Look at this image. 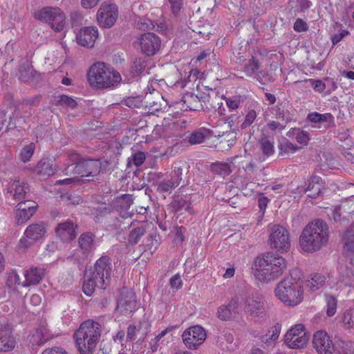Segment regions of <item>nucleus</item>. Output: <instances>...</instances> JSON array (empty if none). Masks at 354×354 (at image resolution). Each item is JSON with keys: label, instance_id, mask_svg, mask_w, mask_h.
Listing matches in <instances>:
<instances>
[{"label": "nucleus", "instance_id": "f257e3e1", "mask_svg": "<svg viewBox=\"0 0 354 354\" xmlns=\"http://www.w3.org/2000/svg\"><path fill=\"white\" fill-rule=\"evenodd\" d=\"M304 280L301 272L293 270L276 284L273 294L276 299L284 306L295 308L304 300Z\"/></svg>", "mask_w": 354, "mask_h": 354}, {"label": "nucleus", "instance_id": "f03ea898", "mask_svg": "<svg viewBox=\"0 0 354 354\" xmlns=\"http://www.w3.org/2000/svg\"><path fill=\"white\" fill-rule=\"evenodd\" d=\"M287 268L286 260L271 252L254 259L251 273L259 282L268 284L281 277Z\"/></svg>", "mask_w": 354, "mask_h": 354}, {"label": "nucleus", "instance_id": "7ed1b4c3", "mask_svg": "<svg viewBox=\"0 0 354 354\" xmlns=\"http://www.w3.org/2000/svg\"><path fill=\"white\" fill-rule=\"evenodd\" d=\"M329 238L327 224L322 220H314L303 229L299 238V247L305 252H315L326 246Z\"/></svg>", "mask_w": 354, "mask_h": 354}, {"label": "nucleus", "instance_id": "20e7f679", "mask_svg": "<svg viewBox=\"0 0 354 354\" xmlns=\"http://www.w3.org/2000/svg\"><path fill=\"white\" fill-rule=\"evenodd\" d=\"M87 79L92 87L98 89L114 88L122 80L120 74L104 62L93 64L88 71Z\"/></svg>", "mask_w": 354, "mask_h": 354}, {"label": "nucleus", "instance_id": "39448f33", "mask_svg": "<svg viewBox=\"0 0 354 354\" xmlns=\"http://www.w3.org/2000/svg\"><path fill=\"white\" fill-rule=\"evenodd\" d=\"M101 335L100 325L93 320L84 322L75 332L73 338L80 354H91Z\"/></svg>", "mask_w": 354, "mask_h": 354}, {"label": "nucleus", "instance_id": "423d86ee", "mask_svg": "<svg viewBox=\"0 0 354 354\" xmlns=\"http://www.w3.org/2000/svg\"><path fill=\"white\" fill-rule=\"evenodd\" d=\"M111 266L106 258L99 259L95 265L94 270H86L82 290L87 296H91L95 287L105 288L104 285L109 281Z\"/></svg>", "mask_w": 354, "mask_h": 354}, {"label": "nucleus", "instance_id": "0eeeda50", "mask_svg": "<svg viewBox=\"0 0 354 354\" xmlns=\"http://www.w3.org/2000/svg\"><path fill=\"white\" fill-rule=\"evenodd\" d=\"M268 244L270 249L283 254L290 249V235L288 230L277 223H270L267 227Z\"/></svg>", "mask_w": 354, "mask_h": 354}, {"label": "nucleus", "instance_id": "6e6552de", "mask_svg": "<svg viewBox=\"0 0 354 354\" xmlns=\"http://www.w3.org/2000/svg\"><path fill=\"white\" fill-rule=\"evenodd\" d=\"M37 18L49 24L56 32H62L65 28V15L58 8H44L37 13Z\"/></svg>", "mask_w": 354, "mask_h": 354}, {"label": "nucleus", "instance_id": "1a4fd4ad", "mask_svg": "<svg viewBox=\"0 0 354 354\" xmlns=\"http://www.w3.org/2000/svg\"><path fill=\"white\" fill-rule=\"evenodd\" d=\"M68 160V169L71 166L75 164L74 169L77 173L80 174L82 177L94 176L100 171V162L97 160L80 161L79 154L76 153L69 154Z\"/></svg>", "mask_w": 354, "mask_h": 354}, {"label": "nucleus", "instance_id": "9d476101", "mask_svg": "<svg viewBox=\"0 0 354 354\" xmlns=\"http://www.w3.org/2000/svg\"><path fill=\"white\" fill-rule=\"evenodd\" d=\"M309 337L306 328L302 324H297L290 327L285 335V344L290 348H301L304 347Z\"/></svg>", "mask_w": 354, "mask_h": 354}, {"label": "nucleus", "instance_id": "9b49d317", "mask_svg": "<svg viewBox=\"0 0 354 354\" xmlns=\"http://www.w3.org/2000/svg\"><path fill=\"white\" fill-rule=\"evenodd\" d=\"M118 17V8L114 3H104L99 8L96 19L98 25L104 28L112 27Z\"/></svg>", "mask_w": 354, "mask_h": 354}, {"label": "nucleus", "instance_id": "f8f14e48", "mask_svg": "<svg viewBox=\"0 0 354 354\" xmlns=\"http://www.w3.org/2000/svg\"><path fill=\"white\" fill-rule=\"evenodd\" d=\"M26 122L24 118L20 117L19 111L8 108L6 111L0 112V135L9 129L19 127L24 128Z\"/></svg>", "mask_w": 354, "mask_h": 354}, {"label": "nucleus", "instance_id": "ddd939ff", "mask_svg": "<svg viewBox=\"0 0 354 354\" xmlns=\"http://www.w3.org/2000/svg\"><path fill=\"white\" fill-rule=\"evenodd\" d=\"M206 336L204 328L196 325L186 329L182 335V339L187 348L196 349L204 342Z\"/></svg>", "mask_w": 354, "mask_h": 354}, {"label": "nucleus", "instance_id": "4468645a", "mask_svg": "<svg viewBox=\"0 0 354 354\" xmlns=\"http://www.w3.org/2000/svg\"><path fill=\"white\" fill-rule=\"evenodd\" d=\"M160 39L154 33L146 32L141 35L138 39L139 49L147 56L156 54L160 48Z\"/></svg>", "mask_w": 354, "mask_h": 354}, {"label": "nucleus", "instance_id": "2eb2a0df", "mask_svg": "<svg viewBox=\"0 0 354 354\" xmlns=\"http://www.w3.org/2000/svg\"><path fill=\"white\" fill-rule=\"evenodd\" d=\"M46 233V225L43 223H35L27 227L20 245L24 248L30 246L34 242L44 239Z\"/></svg>", "mask_w": 354, "mask_h": 354}, {"label": "nucleus", "instance_id": "dca6fc26", "mask_svg": "<svg viewBox=\"0 0 354 354\" xmlns=\"http://www.w3.org/2000/svg\"><path fill=\"white\" fill-rule=\"evenodd\" d=\"M313 343L319 354H337L332 344L328 333L324 330H318L313 335Z\"/></svg>", "mask_w": 354, "mask_h": 354}, {"label": "nucleus", "instance_id": "f3484780", "mask_svg": "<svg viewBox=\"0 0 354 354\" xmlns=\"http://www.w3.org/2000/svg\"><path fill=\"white\" fill-rule=\"evenodd\" d=\"M137 309L135 294L129 290H123L118 302L116 312L129 315Z\"/></svg>", "mask_w": 354, "mask_h": 354}, {"label": "nucleus", "instance_id": "a211bd4d", "mask_svg": "<svg viewBox=\"0 0 354 354\" xmlns=\"http://www.w3.org/2000/svg\"><path fill=\"white\" fill-rule=\"evenodd\" d=\"M350 263V271L342 265L337 268V290H342L344 288L350 286L354 287V257L351 259Z\"/></svg>", "mask_w": 354, "mask_h": 354}, {"label": "nucleus", "instance_id": "6ab92c4d", "mask_svg": "<svg viewBox=\"0 0 354 354\" xmlns=\"http://www.w3.org/2000/svg\"><path fill=\"white\" fill-rule=\"evenodd\" d=\"M37 204L30 200L19 201L15 209L17 222L22 223L30 218L37 209Z\"/></svg>", "mask_w": 354, "mask_h": 354}, {"label": "nucleus", "instance_id": "aec40b11", "mask_svg": "<svg viewBox=\"0 0 354 354\" xmlns=\"http://www.w3.org/2000/svg\"><path fill=\"white\" fill-rule=\"evenodd\" d=\"M97 37L98 30L96 27H84L76 33V41L82 46L91 48L94 46Z\"/></svg>", "mask_w": 354, "mask_h": 354}, {"label": "nucleus", "instance_id": "412c9836", "mask_svg": "<svg viewBox=\"0 0 354 354\" xmlns=\"http://www.w3.org/2000/svg\"><path fill=\"white\" fill-rule=\"evenodd\" d=\"M28 192L29 187L23 180H12L7 187L8 198L16 201L25 199Z\"/></svg>", "mask_w": 354, "mask_h": 354}, {"label": "nucleus", "instance_id": "4be33fe9", "mask_svg": "<svg viewBox=\"0 0 354 354\" xmlns=\"http://www.w3.org/2000/svg\"><path fill=\"white\" fill-rule=\"evenodd\" d=\"M57 171L52 159L48 158H42L39 160L33 169V173L41 179H46Z\"/></svg>", "mask_w": 354, "mask_h": 354}, {"label": "nucleus", "instance_id": "5701e85b", "mask_svg": "<svg viewBox=\"0 0 354 354\" xmlns=\"http://www.w3.org/2000/svg\"><path fill=\"white\" fill-rule=\"evenodd\" d=\"M245 310L253 318L265 315L264 302L259 296H252L245 301Z\"/></svg>", "mask_w": 354, "mask_h": 354}, {"label": "nucleus", "instance_id": "b1692460", "mask_svg": "<svg viewBox=\"0 0 354 354\" xmlns=\"http://www.w3.org/2000/svg\"><path fill=\"white\" fill-rule=\"evenodd\" d=\"M151 325L147 321L140 322L138 324L130 325L127 328V338L134 340L139 336V341L142 342L146 335L149 333Z\"/></svg>", "mask_w": 354, "mask_h": 354}, {"label": "nucleus", "instance_id": "393cba45", "mask_svg": "<svg viewBox=\"0 0 354 354\" xmlns=\"http://www.w3.org/2000/svg\"><path fill=\"white\" fill-rule=\"evenodd\" d=\"M77 225L71 221H65L59 223L56 228L57 236L63 241L68 242L76 236L75 229Z\"/></svg>", "mask_w": 354, "mask_h": 354}, {"label": "nucleus", "instance_id": "a878e982", "mask_svg": "<svg viewBox=\"0 0 354 354\" xmlns=\"http://www.w3.org/2000/svg\"><path fill=\"white\" fill-rule=\"evenodd\" d=\"M44 269L42 268L31 267L26 270L24 274L25 281L23 286L36 285L40 282L44 276Z\"/></svg>", "mask_w": 354, "mask_h": 354}, {"label": "nucleus", "instance_id": "bb28decb", "mask_svg": "<svg viewBox=\"0 0 354 354\" xmlns=\"http://www.w3.org/2000/svg\"><path fill=\"white\" fill-rule=\"evenodd\" d=\"M50 337V335L48 328L44 324H42L28 335L27 341L32 345L42 344L46 342Z\"/></svg>", "mask_w": 354, "mask_h": 354}, {"label": "nucleus", "instance_id": "cd10ccee", "mask_svg": "<svg viewBox=\"0 0 354 354\" xmlns=\"http://www.w3.org/2000/svg\"><path fill=\"white\" fill-rule=\"evenodd\" d=\"M239 313V305L236 300H232L227 305H223L218 308V317L223 320L230 319Z\"/></svg>", "mask_w": 354, "mask_h": 354}, {"label": "nucleus", "instance_id": "c85d7f7f", "mask_svg": "<svg viewBox=\"0 0 354 354\" xmlns=\"http://www.w3.org/2000/svg\"><path fill=\"white\" fill-rule=\"evenodd\" d=\"M324 188L322 180L319 176L312 177L309 181L308 187L304 189L308 197L316 198L318 196Z\"/></svg>", "mask_w": 354, "mask_h": 354}, {"label": "nucleus", "instance_id": "c756f323", "mask_svg": "<svg viewBox=\"0 0 354 354\" xmlns=\"http://www.w3.org/2000/svg\"><path fill=\"white\" fill-rule=\"evenodd\" d=\"M78 243L84 256L92 252L95 248L94 236L91 233L82 234L79 238Z\"/></svg>", "mask_w": 354, "mask_h": 354}, {"label": "nucleus", "instance_id": "7c9ffc66", "mask_svg": "<svg viewBox=\"0 0 354 354\" xmlns=\"http://www.w3.org/2000/svg\"><path fill=\"white\" fill-rule=\"evenodd\" d=\"M16 344L15 338L8 330H0V351H9L12 350Z\"/></svg>", "mask_w": 354, "mask_h": 354}, {"label": "nucleus", "instance_id": "2f4dec72", "mask_svg": "<svg viewBox=\"0 0 354 354\" xmlns=\"http://www.w3.org/2000/svg\"><path fill=\"white\" fill-rule=\"evenodd\" d=\"M326 282V278L324 275L318 273L310 275L304 281V284L311 292H315L322 288Z\"/></svg>", "mask_w": 354, "mask_h": 354}, {"label": "nucleus", "instance_id": "473e14b6", "mask_svg": "<svg viewBox=\"0 0 354 354\" xmlns=\"http://www.w3.org/2000/svg\"><path fill=\"white\" fill-rule=\"evenodd\" d=\"M287 136L290 138L295 139L296 141L302 146L307 145L310 140L308 133L299 129H290L287 132Z\"/></svg>", "mask_w": 354, "mask_h": 354}, {"label": "nucleus", "instance_id": "72a5a7b5", "mask_svg": "<svg viewBox=\"0 0 354 354\" xmlns=\"http://www.w3.org/2000/svg\"><path fill=\"white\" fill-rule=\"evenodd\" d=\"M339 322L343 324L344 327L349 329L354 327V308H350L345 310L339 315Z\"/></svg>", "mask_w": 354, "mask_h": 354}, {"label": "nucleus", "instance_id": "f704fd0d", "mask_svg": "<svg viewBox=\"0 0 354 354\" xmlns=\"http://www.w3.org/2000/svg\"><path fill=\"white\" fill-rule=\"evenodd\" d=\"M325 310L328 317H333L337 313V299L334 296L327 295L325 297Z\"/></svg>", "mask_w": 354, "mask_h": 354}, {"label": "nucleus", "instance_id": "c9c22d12", "mask_svg": "<svg viewBox=\"0 0 354 354\" xmlns=\"http://www.w3.org/2000/svg\"><path fill=\"white\" fill-rule=\"evenodd\" d=\"M35 150V145L30 142L22 147L19 153V159L23 162H26L30 160Z\"/></svg>", "mask_w": 354, "mask_h": 354}, {"label": "nucleus", "instance_id": "e433bc0d", "mask_svg": "<svg viewBox=\"0 0 354 354\" xmlns=\"http://www.w3.org/2000/svg\"><path fill=\"white\" fill-rule=\"evenodd\" d=\"M343 240L344 241V250L354 252V225L345 232Z\"/></svg>", "mask_w": 354, "mask_h": 354}, {"label": "nucleus", "instance_id": "4c0bfd02", "mask_svg": "<svg viewBox=\"0 0 354 354\" xmlns=\"http://www.w3.org/2000/svg\"><path fill=\"white\" fill-rule=\"evenodd\" d=\"M279 149L281 154H293L300 149V147L290 142L287 139H283L279 143Z\"/></svg>", "mask_w": 354, "mask_h": 354}, {"label": "nucleus", "instance_id": "58836bf2", "mask_svg": "<svg viewBox=\"0 0 354 354\" xmlns=\"http://www.w3.org/2000/svg\"><path fill=\"white\" fill-rule=\"evenodd\" d=\"M175 172L177 175V179L175 181L171 180H163L158 185V190L161 192H169L178 185L179 180H180V176L181 175V171H178L177 172L175 171Z\"/></svg>", "mask_w": 354, "mask_h": 354}, {"label": "nucleus", "instance_id": "ea45409f", "mask_svg": "<svg viewBox=\"0 0 354 354\" xmlns=\"http://www.w3.org/2000/svg\"><path fill=\"white\" fill-rule=\"evenodd\" d=\"M208 133V130L206 129L196 131L189 136V142L192 145L200 144L204 141Z\"/></svg>", "mask_w": 354, "mask_h": 354}, {"label": "nucleus", "instance_id": "a19ab883", "mask_svg": "<svg viewBox=\"0 0 354 354\" xmlns=\"http://www.w3.org/2000/svg\"><path fill=\"white\" fill-rule=\"evenodd\" d=\"M182 101L184 104H187V108L194 109L196 107V104L198 102V99L191 93H187L183 96Z\"/></svg>", "mask_w": 354, "mask_h": 354}, {"label": "nucleus", "instance_id": "79ce46f5", "mask_svg": "<svg viewBox=\"0 0 354 354\" xmlns=\"http://www.w3.org/2000/svg\"><path fill=\"white\" fill-rule=\"evenodd\" d=\"M261 148L263 153L267 157L274 153V145L269 140H263L261 142Z\"/></svg>", "mask_w": 354, "mask_h": 354}, {"label": "nucleus", "instance_id": "37998d69", "mask_svg": "<svg viewBox=\"0 0 354 354\" xmlns=\"http://www.w3.org/2000/svg\"><path fill=\"white\" fill-rule=\"evenodd\" d=\"M145 67V63L142 59H136L131 65V72L133 75L142 73Z\"/></svg>", "mask_w": 354, "mask_h": 354}, {"label": "nucleus", "instance_id": "c03bdc74", "mask_svg": "<svg viewBox=\"0 0 354 354\" xmlns=\"http://www.w3.org/2000/svg\"><path fill=\"white\" fill-rule=\"evenodd\" d=\"M144 233L145 230L142 227H138L134 229L129 235V241L133 244L137 243Z\"/></svg>", "mask_w": 354, "mask_h": 354}, {"label": "nucleus", "instance_id": "a18cd8bd", "mask_svg": "<svg viewBox=\"0 0 354 354\" xmlns=\"http://www.w3.org/2000/svg\"><path fill=\"white\" fill-rule=\"evenodd\" d=\"M259 68V64L257 60L252 59L245 67V73L248 76L252 75Z\"/></svg>", "mask_w": 354, "mask_h": 354}, {"label": "nucleus", "instance_id": "49530a36", "mask_svg": "<svg viewBox=\"0 0 354 354\" xmlns=\"http://www.w3.org/2000/svg\"><path fill=\"white\" fill-rule=\"evenodd\" d=\"M138 28L141 30H151L155 28V23L151 19H141L137 24Z\"/></svg>", "mask_w": 354, "mask_h": 354}, {"label": "nucleus", "instance_id": "de8ad7c7", "mask_svg": "<svg viewBox=\"0 0 354 354\" xmlns=\"http://www.w3.org/2000/svg\"><path fill=\"white\" fill-rule=\"evenodd\" d=\"M257 118L256 111L254 110L250 111L245 116V120L242 124L243 128H246L251 125Z\"/></svg>", "mask_w": 354, "mask_h": 354}, {"label": "nucleus", "instance_id": "09e8293b", "mask_svg": "<svg viewBox=\"0 0 354 354\" xmlns=\"http://www.w3.org/2000/svg\"><path fill=\"white\" fill-rule=\"evenodd\" d=\"M145 158V154L143 152H137L132 156L131 161L133 165L138 167L144 162Z\"/></svg>", "mask_w": 354, "mask_h": 354}, {"label": "nucleus", "instance_id": "8fccbe9b", "mask_svg": "<svg viewBox=\"0 0 354 354\" xmlns=\"http://www.w3.org/2000/svg\"><path fill=\"white\" fill-rule=\"evenodd\" d=\"M170 3L172 12L177 15L180 10L183 6V0H168Z\"/></svg>", "mask_w": 354, "mask_h": 354}, {"label": "nucleus", "instance_id": "3c124183", "mask_svg": "<svg viewBox=\"0 0 354 354\" xmlns=\"http://www.w3.org/2000/svg\"><path fill=\"white\" fill-rule=\"evenodd\" d=\"M349 32L346 30H342L339 33L334 34L331 37V40L333 44L339 42L345 36L348 35Z\"/></svg>", "mask_w": 354, "mask_h": 354}, {"label": "nucleus", "instance_id": "603ef678", "mask_svg": "<svg viewBox=\"0 0 354 354\" xmlns=\"http://www.w3.org/2000/svg\"><path fill=\"white\" fill-rule=\"evenodd\" d=\"M312 86L315 91L322 93L326 88L325 84L321 80H310Z\"/></svg>", "mask_w": 354, "mask_h": 354}, {"label": "nucleus", "instance_id": "864d4df0", "mask_svg": "<svg viewBox=\"0 0 354 354\" xmlns=\"http://www.w3.org/2000/svg\"><path fill=\"white\" fill-rule=\"evenodd\" d=\"M170 285L171 288L179 289L182 286V280L178 274H175L170 279Z\"/></svg>", "mask_w": 354, "mask_h": 354}, {"label": "nucleus", "instance_id": "5fc2aeb1", "mask_svg": "<svg viewBox=\"0 0 354 354\" xmlns=\"http://www.w3.org/2000/svg\"><path fill=\"white\" fill-rule=\"evenodd\" d=\"M183 227H176L175 229V236H174V241L177 243H181L184 241V231Z\"/></svg>", "mask_w": 354, "mask_h": 354}, {"label": "nucleus", "instance_id": "6e6d98bb", "mask_svg": "<svg viewBox=\"0 0 354 354\" xmlns=\"http://www.w3.org/2000/svg\"><path fill=\"white\" fill-rule=\"evenodd\" d=\"M294 30L297 32L305 31L307 30V25L303 20L298 19L294 24Z\"/></svg>", "mask_w": 354, "mask_h": 354}, {"label": "nucleus", "instance_id": "4d7b16f0", "mask_svg": "<svg viewBox=\"0 0 354 354\" xmlns=\"http://www.w3.org/2000/svg\"><path fill=\"white\" fill-rule=\"evenodd\" d=\"M100 0H81V5L85 9H91L97 5Z\"/></svg>", "mask_w": 354, "mask_h": 354}, {"label": "nucleus", "instance_id": "13d9d810", "mask_svg": "<svg viewBox=\"0 0 354 354\" xmlns=\"http://www.w3.org/2000/svg\"><path fill=\"white\" fill-rule=\"evenodd\" d=\"M225 102L227 107L232 110L237 109L239 105V100L236 97L226 98Z\"/></svg>", "mask_w": 354, "mask_h": 354}, {"label": "nucleus", "instance_id": "bf43d9fd", "mask_svg": "<svg viewBox=\"0 0 354 354\" xmlns=\"http://www.w3.org/2000/svg\"><path fill=\"white\" fill-rule=\"evenodd\" d=\"M60 102L68 106L74 107L76 106L75 101L67 95L61 96Z\"/></svg>", "mask_w": 354, "mask_h": 354}, {"label": "nucleus", "instance_id": "052dcab7", "mask_svg": "<svg viewBox=\"0 0 354 354\" xmlns=\"http://www.w3.org/2000/svg\"><path fill=\"white\" fill-rule=\"evenodd\" d=\"M267 126L271 130V131H275V130H279V131H281L282 129H284L285 127V125L284 124H280L279 122H275V121H271V122H269L268 124H267Z\"/></svg>", "mask_w": 354, "mask_h": 354}, {"label": "nucleus", "instance_id": "680f3d73", "mask_svg": "<svg viewBox=\"0 0 354 354\" xmlns=\"http://www.w3.org/2000/svg\"><path fill=\"white\" fill-rule=\"evenodd\" d=\"M42 354H67V353L61 347H55L45 350Z\"/></svg>", "mask_w": 354, "mask_h": 354}, {"label": "nucleus", "instance_id": "e2e57ef3", "mask_svg": "<svg viewBox=\"0 0 354 354\" xmlns=\"http://www.w3.org/2000/svg\"><path fill=\"white\" fill-rule=\"evenodd\" d=\"M8 281L12 283H19L20 277L16 272H12L9 274Z\"/></svg>", "mask_w": 354, "mask_h": 354}, {"label": "nucleus", "instance_id": "0e129e2a", "mask_svg": "<svg viewBox=\"0 0 354 354\" xmlns=\"http://www.w3.org/2000/svg\"><path fill=\"white\" fill-rule=\"evenodd\" d=\"M268 202V199L265 196H261L259 198V201H258L259 207L261 211H263V214L264 213V211L267 207Z\"/></svg>", "mask_w": 354, "mask_h": 354}, {"label": "nucleus", "instance_id": "69168bd1", "mask_svg": "<svg viewBox=\"0 0 354 354\" xmlns=\"http://www.w3.org/2000/svg\"><path fill=\"white\" fill-rule=\"evenodd\" d=\"M321 113L313 112L308 115V119L312 122H320Z\"/></svg>", "mask_w": 354, "mask_h": 354}, {"label": "nucleus", "instance_id": "338daca9", "mask_svg": "<svg viewBox=\"0 0 354 354\" xmlns=\"http://www.w3.org/2000/svg\"><path fill=\"white\" fill-rule=\"evenodd\" d=\"M217 165L221 170V174L226 175L230 172V166L228 163H218Z\"/></svg>", "mask_w": 354, "mask_h": 354}, {"label": "nucleus", "instance_id": "774afa93", "mask_svg": "<svg viewBox=\"0 0 354 354\" xmlns=\"http://www.w3.org/2000/svg\"><path fill=\"white\" fill-rule=\"evenodd\" d=\"M346 158L354 164V148H351L345 151Z\"/></svg>", "mask_w": 354, "mask_h": 354}]
</instances>
